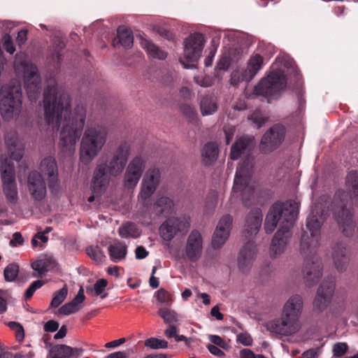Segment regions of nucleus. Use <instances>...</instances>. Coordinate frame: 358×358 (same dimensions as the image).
Returning <instances> with one entry per match:
<instances>
[{"label":"nucleus","mask_w":358,"mask_h":358,"mask_svg":"<svg viewBox=\"0 0 358 358\" xmlns=\"http://www.w3.org/2000/svg\"><path fill=\"white\" fill-rule=\"evenodd\" d=\"M244 72L239 70L234 71L231 76L230 83L232 85H236L240 81H245L243 79V75Z\"/></svg>","instance_id":"obj_57"},{"label":"nucleus","mask_w":358,"mask_h":358,"mask_svg":"<svg viewBox=\"0 0 358 358\" xmlns=\"http://www.w3.org/2000/svg\"><path fill=\"white\" fill-rule=\"evenodd\" d=\"M189 226V218L187 217H172L162 223L159 227V234L164 241L170 242L178 234L186 233Z\"/></svg>","instance_id":"obj_14"},{"label":"nucleus","mask_w":358,"mask_h":358,"mask_svg":"<svg viewBox=\"0 0 358 358\" xmlns=\"http://www.w3.org/2000/svg\"><path fill=\"white\" fill-rule=\"evenodd\" d=\"M3 46L6 51L10 54H13L15 51V47L12 41L11 37L9 34H5L2 38Z\"/></svg>","instance_id":"obj_50"},{"label":"nucleus","mask_w":358,"mask_h":358,"mask_svg":"<svg viewBox=\"0 0 358 358\" xmlns=\"http://www.w3.org/2000/svg\"><path fill=\"white\" fill-rule=\"evenodd\" d=\"M254 145L253 137L239 138L231 147V159L234 160L238 159L242 154L250 151Z\"/></svg>","instance_id":"obj_29"},{"label":"nucleus","mask_w":358,"mask_h":358,"mask_svg":"<svg viewBox=\"0 0 358 358\" xmlns=\"http://www.w3.org/2000/svg\"><path fill=\"white\" fill-rule=\"evenodd\" d=\"M346 185L351 192V199L358 203V173L357 171H350L348 174Z\"/></svg>","instance_id":"obj_37"},{"label":"nucleus","mask_w":358,"mask_h":358,"mask_svg":"<svg viewBox=\"0 0 358 358\" xmlns=\"http://www.w3.org/2000/svg\"><path fill=\"white\" fill-rule=\"evenodd\" d=\"M322 217H317L316 215H310L307 218L306 228L301 237V251L303 254L312 251L318 245L320 236V227Z\"/></svg>","instance_id":"obj_12"},{"label":"nucleus","mask_w":358,"mask_h":358,"mask_svg":"<svg viewBox=\"0 0 358 358\" xmlns=\"http://www.w3.org/2000/svg\"><path fill=\"white\" fill-rule=\"evenodd\" d=\"M219 154L218 146L214 143H206L201 152L202 162L205 165L213 164Z\"/></svg>","instance_id":"obj_33"},{"label":"nucleus","mask_w":358,"mask_h":358,"mask_svg":"<svg viewBox=\"0 0 358 358\" xmlns=\"http://www.w3.org/2000/svg\"><path fill=\"white\" fill-rule=\"evenodd\" d=\"M208 338L215 345L219 346L223 349H227L228 345L220 336L217 335H210Z\"/></svg>","instance_id":"obj_54"},{"label":"nucleus","mask_w":358,"mask_h":358,"mask_svg":"<svg viewBox=\"0 0 358 358\" xmlns=\"http://www.w3.org/2000/svg\"><path fill=\"white\" fill-rule=\"evenodd\" d=\"M14 69L19 78H23L24 87L31 101H36L41 92V79L36 65L27 61L24 53L16 54Z\"/></svg>","instance_id":"obj_8"},{"label":"nucleus","mask_w":358,"mask_h":358,"mask_svg":"<svg viewBox=\"0 0 358 358\" xmlns=\"http://www.w3.org/2000/svg\"><path fill=\"white\" fill-rule=\"evenodd\" d=\"M45 283V281L41 280H37L34 281L29 287L27 289L24 297L26 299H30L34 293L38 289H40L41 287L43 286V285Z\"/></svg>","instance_id":"obj_47"},{"label":"nucleus","mask_w":358,"mask_h":358,"mask_svg":"<svg viewBox=\"0 0 358 358\" xmlns=\"http://www.w3.org/2000/svg\"><path fill=\"white\" fill-rule=\"evenodd\" d=\"M303 308V300L301 296L295 294L292 296L285 303L282 313L283 315L299 320Z\"/></svg>","instance_id":"obj_24"},{"label":"nucleus","mask_w":358,"mask_h":358,"mask_svg":"<svg viewBox=\"0 0 358 358\" xmlns=\"http://www.w3.org/2000/svg\"><path fill=\"white\" fill-rule=\"evenodd\" d=\"M141 45L150 57L162 60L166 58V52L161 50L150 41L146 38H142L141 41Z\"/></svg>","instance_id":"obj_34"},{"label":"nucleus","mask_w":358,"mask_h":358,"mask_svg":"<svg viewBox=\"0 0 358 358\" xmlns=\"http://www.w3.org/2000/svg\"><path fill=\"white\" fill-rule=\"evenodd\" d=\"M141 233L136 225L131 222H127L119 228V235L123 238H136L141 235Z\"/></svg>","instance_id":"obj_39"},{"label":"nucleus","mask_w":358,"mask_h":358,"mask_svg":"<svg viewBox=\"0 0 358 358\" xmlns=\"http://www.w3.org/2000/svg\"><path fill=\"white\" fill-rule=\"evenodd\" d=\"M334 265L339 271H345L348 264L350 257L344 243H338L334 248L332 254Z\"/></svg>","instance_id":"obj_27"},{"label":"nucleus","mask_w":358,"mask_h":358,"mask_svg":"<svg viewBox=\"0 0 358 358\" xmlns=\"http://www.w3.org/2000/svg\"><path fill=\"white\" fill-rule=\"evenodd\" d=\"M194 81L196 84L203 87H210L213 84V80L210 76H195Z\"/></svg>","instance_id":"obj_52"},{"label":"nucleus","mask_w":358,"mask_h":358,"mask_svg":"<svg viewBox=\"0 0 358 358\" xmlns=\"http://www.w3.org/2000/svg\"><path fill=\"white\" fill-rule=\"evenodd\" d=\"M130 155V145L127 142L122 143L113 153L108 164L106 162L99 163L93 173L90 183L92 196L87 201L92 203L96 199L100 202V198L106 192L110 184V176H117L124 170Z\"/></svg>","instance_id":"obj_3"},{"label":"nucleus","mask_w":358,"mask_h":358,"mask_svg":"<svg viewBox=\"0 0 358 358\" xmlns=\"http://www.w3.org/2000/svg\"><path fill=\"white\" fill-rule=\"evenodd\" d=\"M266 328L272 334L280 336H291L299 331L301 324L299 320L282 314L280 318L268 322Z\"/></svg>","instance_id":"obj_13"},{"label":"nucleus","mask_w":358,"mask_h":358,"mask_svg":"<svg viewBox=\"0 0 358 358\" xmlns=\"http://www.w3.org/2000/svg\"><path fill=\"white\" fill-rule=\"evenodd\" d=\"M208 350L209 352L215 356L222 357L224 355V353L223 351H222L217 345L209 344L207 346Z\"/></svg>","instance_id":"obj_63"},{"label":"nucleus","mask_w":358,"mask_h":358,"mask_svg":"<svg viewBox=\"0 0 358 358\" xmlns=\"http://www.w3.org/2000/svg\"><path fill=\"white\" fill-rule=\"evenodd\" d=\"M108 285V281L106 279L100 278L96 281L93 286H87L86 292L92 296H100L105 299L108 296L106 288Z\"/></svg>","instance_id":"obj_36"},{"label":"nucleus","mask_w":358,"mask_h":358,"mask_svg":"<svg viewBox=\"0 0 358 358\" xmlns=\"http://www.w3.org/2000/svg\"><path fill=\"white\" fill-rule=\"evenodd\" d=\"M224 132L225 134V139L227 144H229L232 141L236 132V128L234 126L227 125L224 127Z\"/></svg>","instance_id":"obj_55"},{"label":"nucleus","mask_w":358,"mask_h":358,"mask_svg":"<svg viewBox=\"0 0 358 358\" xmlns=\"http://www.w3.org/2000/svg\"><path fill=\"white\" fill-rule=\"evenodd\" d=\"M335 290V280L331 278L323 281L313 301L315 310L322 312L330 304Z\"/></svg>","instance_id":"obj_15"},{"label":"nucleus","mask_w":358,"mask_h":358,"mask_svg":"<svg viewBox=\"0 0 358 358\" xmlns=\"http://www.w3.org/2000/svg\"><path fill=\"white\" fill-rule=\"evenodd\" d=\"M9 298L8 291L0 289V315L7 311V302Z\"/></svg>","instance_id":"obj_51"},{"label":"nucleus","mask_w":358,"mask_h":358,"mask_svg":"<svg viewBox=\"0 0 358 358\" xmlns=\"http://www.w3.org/2000/svg\"><path fill=\"white\" fill-rule=\"evenodd\" d=\"M0 110L6 120L17 118L22 110V92L20 81L2 87L0 90Z\"/></svg>","instance_id":"obj_10"},{"label":"nucleus","mask_w":358,"mask_h":358,"mask_svg":"<svg viewBox=\"0 0 358 358\" xmlns=\"http://www.w3.org/2000/svg\"><path fill=\"white\" fill-rule=\"evenodd\" d=\"M173 207V201L166 196L159 198L154 204V209L157 214H169Z\"/></svg>","instance_id":"obj_38"},{"label":"nucleus","mask_w":358,"mask_h":358,"mask_svg":"<svg viewBox=\"0 0 358 358\" xmlns=\"http://www.w3.org/2000/svg\"><path fill=\"white\" fill-rule=\"evenodd\" d=\"M6 324L15 332L16 341L22 342L24 338V331L23 327L17 322H8Z\"/></svg>","instance_id":"obj_45"},{"label":"nucleus","mask_w":358,"mask_h":358,"mask_svg":"<svg viewBox=\"0 0 358 358\" xmlns=\"http://www.w3.org/2000/svg\"><path fill=\"white\" fill-rule=\"evenodd\" d=\"M233 218L230 215H225L219 220L212 238V246L220 248L228 239L231 229Z\"/></svg>","instance_id":"obj_19"},{"label":"nucleus","mask_w":358,"mask_h":358,"mask_svg":"<svg viewBox=\"0 0 358 358\" xmlns=\"http://www.w3.org/2000/svg\"><path fill=\"white\" fill-rule=\"evenodd\" d=\"M19 273V266L13 263L8 264L4 269L3 275L7 282H13L17 278Z\"/></svg>","instance_id":"obj_42"},{"label":"nucleus","mask_w":358,"mask_h":358,"mask_svg":"<svg viewBox=\"0 0 358 358\" xmlns=\"http://www.w3.org/2000/svg\"><path fill=\"white\" fill-rule=\"evenodd\" d=\"M249 120H252L257 128H259L266 122L267 118L261 110H256L250 116Z\"/></svg>","instance_id":"obj_48"},{"label":"nucleus","mask_w":358,"mask_h":358,"mask_svg":"<svg viewBox=\"0 0 358 358\" xmlns=\"http://www.w3.org/2000/svg\"><path fill=\"white\" fill-rule=\"evenodd\" d=\"M157 300L165 306H169L173 303L171 295L164 289H160L156 294Z\"/></svg>","instance_id":"obj_46"},{"label":"nucleus","mask_w":358,"mask_h":358,"mask_svg":"<svg viewBox=\"0 0 358 358\" xmlns=\"http://www.w3.org/2000/svg\"><path fill=\"white\" fill-rule=\"evenodd\" d=\"M217 99L211 95H206L201 99L200 109L202 115H210L217 110Z\"/></svg>","instance_id":"obj_35"},{"label":"nucleus","mask_w":358,"mask_h":358,"mask_svg":"<svg viewBox=\"0 0 358 358\" xmlns=\"http://www.w3.org/2000/svg\"><path fill=\"white\" fill-rule=\"evenodd\" d=\"M348 350V346L345 343H338L334 345L333 354L334 357H340L344 355Z\"/></svg>","instance_id":"obj_49"},{"label":"nucleus","mask_w":358,"mask_h":358,"mask_svg":"<svg viewBox=\"0 0 358 358\" xmlns=\"http://www.w3.org/2000/svg\"><path fill=\"white\" fill-rule=\"evenodd\" d=\"M69 95L57 85H49L44 92L43 110L48 129L53 134L62 124L59 145L64 153L72 154L83 131L86 108L78 105L71 111Z\"/></svg>","instance_id":"obj_1"},{"label":"nucleus","mask_w":358,"mask_h":358,"mask_svg":"<svg viewBox=\"0 0 358 358\" xmlns=\"http://www.w3.org/2000/svg\"><path fill=\"white\" fill-rule=\"evenodd\" d=\"M298 214V206L295 201H287L275 203L270 208L265 220L266 233L273 232L278 224L280 229L275 234L271 244L270 255L275 257L283 253L287 248L292 234L289 229L293 226Z\"/></svg>","instance_id":"obj_2"},{"label":"nucleus","mask_w":358,"mask_h":358,"mask_svg":"<svg viewBox=\"0 0 358 358\" xmlns=\"http://www.w3.org/2000/svg\"><path fill=\"white\" fill-rule=\"evenodd\" d=\"M106 128L100 126L88 127L84 133L80 150V160L90 164L101 152L107 138Z\"/></svg>","instance_id":"obj_9"},{"label":"nucleus","mask_w":358,"mask_h":358,"mask_svg":"<svg viewBox=\"0 0 358 358\" xmlns=\"http://www.w3.org/2000/svg\"><path fill=\"white\" fill-rule=\"evenodd\" d=\"M41 171L48 176L50 186L57 180V166L55 159L53 157H46L42 160L40 165Z\"/></svg>","instance_id":"obj_30"},{"label":"nucleus","mask_w":358,"mask_h":358,"mask_svg":"<svg viewBox=\"0 0 358 358\" xmlns=\"http://www.w3.org/2000/svg\"><path fill=\"white\" fill-rule=\"evenodd\" d=\"M203 249V238L201 234L196 230L192 231L187 239L185 258L192 262H196L202 256Z\"/></svg>","instance_id":"obj_18"},{"label":"nucleus","mask_w":358,"mask_h":358,"mask_svg":"<svg viewBox=\"0 0 358 358\" xmlns=\"http://www.w3.org/2000/svg\"><path fill=\"white\" fill-rule=\"evenodd\" d=\"M149 252L143 246H138L135 251V256L137 259H143L148 255Z\"/></svg>","instance_id":"obj_61"},{"label":"nucleus","mask_w":358,"mask_h":358,"mask_svg":"<svg viewBox=\"0 0 358 358\" xmlns=\"http://www.w3.org/2000/svg\"><path fill=\"white\" fill-rule=\"evenodd\" d=\"M110 258L113 262H119L124 260L127 253V246L120 241H115L108 247Z\"/></svg>","instance_id":"obj_32"},{"label":"nucleus","mask_w":358,"mask_h":358,"mask_svg":"<svg viewBox=\"0 0 358 358\" xmlns=\"http://www.w3.org/2000/svg\"><path fill=\"white\" fill-rule=\"evenodd\" d=\"M335 216L343 234L346 236H352L355 230V224L351 212L348 209L342 208Z\"/></svg>","instance_id":"obj_26"},{"label":"nucleus","mask_w":358,"mask_h":358,"mask_svg":"<svg viewBox=\"0 0 358 358\" xmlns=\"http://www.w3.org/2000/svg\"><path fill=\"white\" fill-rule=\"evenodd\" d=\"M262 213L259 208L252 209L246 216L244 224L243 234L246 239H252L255 237L262 225ZM257 247L254 242L248 241L241 249L238 264L243 272L250 268L256 257Z\"/></svg>","instance_id":"obj_7"},{"label":"nucleus","mask_w":358,"mask_h":358,"mask_svg":"<svg viewBox=\"0 0 358 358\" xmlns=\"http://www.w3.org/2000/svg\"><path fill=\"white\" fill-rule=\"evenodd\" d=\"M23 242V238L20 233L15 232L13 235V238L10 241V245L13 247H16L21 245Z\"/></svg>","instance_id":"obj_62"},{"label":"nucleus","mask_w":358,"mask_h":358,"mask_svg":"<svg viewBox=\"0 0 358 358\" xmlns=\"http://www.w3.org/2000/svg\"><path fill=\"white\" fill-rule=\"evenodd\" d=\"M27 39V30L22 29L18 31L17 36V42L19 45H22L25 43Z\"/></svg>","instance_id":"obj_64"},{"label":"nucleus","mask_w":358,"mask_h":358,"mask_svg":"<svg viewBox=\"0 0 358 358\" xmlns=\"http://www.w3.org/2000/svg\"><path fill=\"white\" fill-rule=\"evenodd\" d=\"M67 294L68 289L65 285L54 294L50 306L53 308H57L65 300Z\"/></svg>","instance_id":"obj_44"},{"label":"nucleus","mask_w":358,"mask_h":358,"mask_svg":"<svg viewBox=\"0 0 358 358\" xmlns=\"http://www.w3.org/2000/svg\"><path fill=\"white\" fill-rule=\"evenodd\" d=\"M264 63L263 57L259 55H255L248 61L247 69L244 71L243 79L246 82L250 81L262 69Z\"/></svg>","instance_id":"obj_31"},{"label":"nucleus","mask_w":358,"mask_h":358,"mask_svg":"<svg viewBox=\"0 0 358 358\" xmlns=\"http://www.w3.org/2000/svg\"><path fill=\"white\" fill-rule=\"evenodd\" d=\"M118 42L125 48H129L134 43L133 35L129 29L124 27H120L117 29Z\"/></svg>","instance_id":"obj_40"},{"label":"nucleus","mask_w":358,"mask_h":358,"mask_svg":"<svg viewBox=\"0 0 358 358\" xmlns=\"http://www.w3.org/2000/svg\"><path fill=\"white\" fill-rule=\"evenodd\" d=\"M178 329L173 324L169 325V327L164 331V335L166 338H174L176 336L178 333Z\"/></svg>","instance_id":"obj_59"},{"label":"nucleus","mask_w":358,"mask_h":358,"mask_svg":"<svg viewBox=\"0 0 358 358\" xmlns=\"http://www.w3.org/2000/svg\"><path fill=\"white\" fill-rule=\"evenodd\" d=\"M29 190L36 200H42L46 194V187L41 175L32 171L28 178Z\"/></svg>","instance_id":"obj_21"},{"label":"nucleus","mask_w":358,"mask_h":358,"mask_svg":"<svg viewBox=\"0 0 358 358\" xmlns=\"http://www.w3.org/2000/svg\"><path fill=\"white\" fill-rule=\"evenodd\" d=\"M160 178L159 170L156 168L149 169L141 183V191L138 194V201L144 203L155 192Z\"/></svg>","instance_id":"obj_16"},{"label":"nucleus","mask_w":358,"mask_h":358,"mask_svg":"<svg viewBox=\"0 0 358 358\" xmlns=\"http://www.w3.org/2000/svg\"><path fill=\"white\" fill-rule=\"evenodd\" d=\"M304 278L306 282L311 285L317 282L322 275V263L315 260L307 259L303 269Z\"/></svg>","instance_id":"obj_22"},{"label":"nucleus","mask_w":358,"mask_h":358,"mask_svg":"<svg viewBox=\"0 0 358 358\" xmlns=\"http://www.w3.org/2000/svg\"><path fill=\"white\" fill-rule=\"evenodd\" d=\"M59 323L55 320H50L44 325V330L47 332L56 331L59 328Z\"/></svg>","instance_id":"obj_58"},{"label":"nucleus","mask_w":358,"mask_h":358,"mask_svg":"<svg viewBox=\"0 0 358 358\" xmlns=\"http://www.w3.org/2000/svg\"><path fill=\"white\" fill-rule=\"evenodd\" d=\"M205 40L203 34L195 32L190 34L183 41V57L180 59V62L185 69L192 68L194 65L185 64L187 62H196L201 56L204 47Z\"/></svg>","instance_id":"obj_11"},{"label":"nucleus","mask_w":358,"mask_h":358,"mask_svg":"<svg viewBox=\"0 0 358 358\" xmlns=\"http://www.w3.org/2000/svg\"><path fill=\"white\" fill-rule=\"evenodd\" d=\"M55 260L50 257H41L31 263V268L35 271L33 277H42L56 266Z\"/></svg>","instance_id":"obj_23"},{"label":"nucleus","mask_w":358,"mask_h":358,"mask_svg":"<svg viewBox=\"0 0 358 358\" xmlns=\"http://www.w3.org/2000/svg\"><path fill=\"white\" fill-rule=\"evenodd\" d=\"M87 253L90 257L96 261L101 260L103 257V253L98 248L89 247L87 248Z\"/></svg>","instance_id":"obj_53"},{"label":"nucleus","mask_w":358,"mask_h":358,"mask_svg":"<svg viewBox=\"0 0 358 358\" xmlns=\"http://www.w3.org/2000/svg\"><path fill=\"white\" fill-rule=\"evenodd\" d=\"M145 167V160L140 156H136L129 163L124 178V186L134 188L138 184Z\"/></svg>","instance_id":"obj_17"},{"label":"nucleus","mask_w":358,"mask_h":358,"mask_svg":"<svg viewBox=\"0 0 358 358\" xmlns=\"http://www.w3.org/2000/svg\"><path fill=\"white\" fill-rule=\"evenodd\" d=\"M285 127L282 125H275L262 137L260 149L264 152H268L279 145L285 136Z\"/></svg>","instance_id":"obj_20"},{"label":"nucleus","mask_w":358,"mask_h":358,"mask_svg":"<svg viewBox=\"0 0 358 358\" xmlns=\"http://www.w3.org/2000/svg\"><path fill=\"white\" fill-rule=\"evenodd\" d=\"M5 143L9 157L1 156V173L3 192L8 201L15 202L17 199V189L15 180L14 166L11 160L20 161L22 158V150L17 145V136L15 132L8 133Z\"/></svg>","instance_id":"obj_5"},{"label":"nucleus","mask_w":358,"mask_h":358,"mask_svg":"<svg viewBox=\"0 0 358 358\" xmlns=\"http://www.w3.org/2000/svg\"><path fill=\"white\" fill-rule=\"evenodd\" d=\"M237 341L245 346L251 345L252 343V338L248 333H242L238 335Z\"/></svg>","instance_id":"obj_56"},{"label":"nucleus","mask_w":358,"mask_h":358,"mask_svg":"<svg viewBox=\"0 0 358 358\" xmlns=\"http://www.w3.org/2000/svg\"><path fill=\"white\" fill-rule=\"evenodd\" d=\"M292 65V61L289 58L277 57L271 73L255 86V94L266 97L268 101L278 96L286 88V73Z\"/></svg>","instance_id":"obj_6"},{"label":"nucleus","mask_w":358,"mask_h":358,"mask_svg":"<svg viewBox=\"0 0 358 358\" xmlns=\"http://www.w3.org/2000/svg\"><path fill=\"white\" fill-rule=\"evenodd\" d=\"M85 300L84 289L83 287H80L77 295L70 302L60 307L58 312L64 315L76 313L81 309L82 304Z\"/></svg>","instance_id":"obj_25"},{"label":"nucleus","mask_w":358,"mask_h":358,"mask_svg":"<svg viewBox=\"0 0 358 358\" xmlns=\"http://www.w3.org/2000/svg\"><path fill=\"white\" fill-rule=\"evenodd\" d=\"M254 164V159L247 156L238 166L230 197L231 203L240 200L243 206L249 207L256 202L257 185L252 178Z\"/></svg>","instance_id":"obj_4"},{"label":"nucleus","mask_w":358,"mask_h":358,"mask_svg":"<svg viewBox=\"0 0 358 358\" xmlns=\"http://www.w3.org/2000/svg\"><path fill=\"white\" fill-rule=\"evenodd\" d=\"M158 315L164 320L166 324L169 325L178 323L179 321L178 313L168 308H162L158 310Z\"/></svg>","instance_id":"obj_41"},{"label":"nucleus","mask_w":358,"mask_h":358,"mask_svg":"<svg viewBox=\"0 0 358 358\" xmlns=\"http://www.w3.org/2000/svg\"><path fill=\"white\" fill-rule=\"evenodd\" d=\"M145 345L152 349H166L168 342L163 339L152 337L145 341Z\"/></svg>","instance_id":"obj_43"},{"label":"nucleus","mask_w":358,"mask_h":358,"mask_svg":"<svg viewBox=\"0 0 358 358\" xmlns=\"http://www.w3.org/2000/svg\"><path fill=\"white\" fill-rule=\"evenodd\" d=\"M83 352L80 348H73L66 345H56L50 350V358H78Z\"/></svg>","instance_id":"obj_28"},{"label":"nucleus","mask_w":358,"mask_h":358,"mask_svg":"<svg viewBox=\"0 0 358 358\" xmlns=\"http://www.w3.org/2000/svg\"><path fill=\"white\" fill-rule=\"evenodd\" d=\"M36 239L41 240L43 243H46L48 238L45 235V232H38L31 240V244L34 247H36L38 245V241Z\"/></svg>","instance_id":"obj_60"}]
</instances>
